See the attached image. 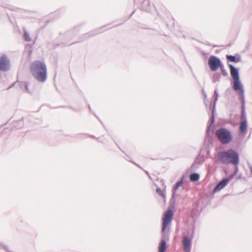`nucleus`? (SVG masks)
<instances>
[{"label":"nucleus","instance_id":"20e7f679","mask_svg":"<svg viewBox=\"0 0 252 252\" xmlns=\"http://www.w3.org/2000/svg\"><path fill=\"white\" fill-rule=\"evenodd\" d=\"M230 69V73L234 80L233 89L236 91H239L241 100L244 105V90L239 76L238 70L232 64H229Z\"/></svg>","mask_w":252,"mask_h":252},{"label":"nucleus","instance_id":"dca6fc26","mask_svg":"<svg viewBox=\"0 0 252 252\" xmlns=\"http://www.w3.org/2000/svg\"><path fill=\"white\" fill-rule=\"evenodd\" d=\"M220 67H221L222 74L224 76H226L227 75V71L225 70V69H224V68L223 66H221Z\"/></svg>","mask_w":252,"mask_h":252},{"label":"nucleus","instance_id":"423d86ee","mask_svg":"<svg viewBox=\"0 0 252 252\" xmlns=\"http://www.w3.org/2000/svg\"><path fill=\"white\" fill-rule=\"evenodd\" d=\"M209 65L212 71H216L220 66V60L214 56H211L209 60Z\"/></svg>","mask_w":252,"mask_h":252},{"label":"nucleus","instance_id":"f8f14e48","mask_svg":"<svg viewBox=\"0 0 252 252\" xmlns=\"http://www.w3.org/2000/svg\"><path fill=\"white\" fill-rule=\"evenodd\" d=\"M226 58L228 61L238 63L240 61L241 59L240 57H239L238 58H236L235 56L232 55H226Z\"/></svg>","mask_w":252,"mask_h":252},{"label":"nucleus","instance_id":"6ab92c4d","mask_svg":"<svg viewBox=\"0 0 252 252\" xmlns=\"http://www.w3.org/2000/svg\"><path fill=\"white\" fill-rule=\"evenodd\" d=\"M24 85L25 87L26 90L27 92H29V89H28V84L27 82L24 83Z\"/></svg>","mask_w":252,"mask_h":252},{"label":"nucleus","instance_id":"ddd939ff","mask_svg":"<svg viewBox=\"0 0 252 252\" xmlns=\"http://www.w3.org/2000/svg\"><path fill=\"white\" fill-rule=\"evenodd\" d=\"M183 181L181 180V181H179L177 182L174 187L173 191V196H174L175 195L176 192L177 191L179 188H180L183 184Z\"/></svg>","mask_w":252,"mask_h":252},{"label":"nucleus","instance_id":"39448f33","mask_svg":"<svg viewBox=\"0 0 252 252\" xmlns=\"http://www.w3.org/2000/svg\"><path fill=\"white\" fill-rule=\"evenodd\" d=\"M216 135L222 144L230 143L233 139L231 131L227 128L221 127L216 131Z\"/></svg>","mask_w":252,"mask_h":252},{"label":"nucleus","instance_id":"1a4fd4ad","mask_svg":"<svg viewBox=\"0 0 252 252\" xmlns=\"http://www.w3.org/2000/svg\"><path fill=\"white\" fill-rule=\"evenodd\" d=\"M229 182L228 179H225L223 180L222 181L220 182L217 186L215 187L214 190L215 191H218L223 189L224 187L226 186V185Z\"/></svg>","mask_w":252,"mask_h":252},{"label":"nucleus","instance_id":"f03ea898","mask_svg":"<svg viewBox=\"0 0 252 252\" xmlns=\"http://www.w3.org/2000/svg\"><path fill=\"white\" fill-rule=\"evenodd\" d=\"M217 157L220 162L225 164H232L237 166L239 161L238 153L233 149L220 152Z\"/></svg>","mask_w":252,"mask_h":252},{"label":"nucleus","instance_id":"9b49d317","mask_svg":"<svg viewBox=\"0 0 252 252\" xmlns=\"http://www.w3.org/2000/svg\"><path fill=\"white\" fill-rule=\"evenodd\" d=\"M247 121L246 118H244V120L242 121L240 123V130L242 133L246 134L247 131Z\"/></svg>","mask_w":252,"mask_h":252},{"label":"nucleus","instance_id":"2eb2a0df","mask_svg":"<svg viewBox=\"0 0 252 252\" xmlns=\"http://www.w3.org/2000/svg\"><path fill=\"white\" fill-rule=\"evenodd\" d=\"M24 38L25 40L27 41H31L30 35L26 31H25L24 32Z\"/></svg>","mask_w":252,"mask_h":252},{"label":"nucleus","instance_id":"a211bd4d","mask_svg":"<svg viewBox=\"0 0 252 252\" xmlns=\"http://www.w3.org/2000/svg\"><path fill=\"white\" fill-rule=\"evenodd\" d=\"M156 191L160 196L163 195V192L159 188H157Z\"/></svg>","mask_w":252,"mask_h":252},{"label":"nucleus","instance_id":"412c9836","mask_svg":"<svg viewBox=\"0 0 252 252\" xmlns=\"http://www.w3.org/2000/svg\"><path fill=\"white\" fill-rule=\"evenodd\" d=\"M251 171L252 173V167L251 168Z\"/></svg>","mask_w":252,"mask_h":252},{"label":"nucleus","instance_id":"f257e3e1","mask_svg":"<svg viewBox=\"0 0 252 252\" xmlns=\"http://www.w3.org/2000/svg\"><path fill=\"white\" fill-rule=\"evenodd\" d=\"M31 71L33 76L38 81L44 82L47 79V67L44 63L35 61L31 65Z\"/></svg>","mask_w":252,"mask_h":252},{"label":"nucleus","instance_id":"f3484780","mask_svg":"<svg viewBox=\"0 0 252 252\" xmlns=\"http://www.w3.org/2000/svg\"><path fill=\"white\" fill-rule=\"evenodd\" d=\"M242 103L243 112H242V114L241 119H242V121H243V120H244V118H246L245 115L243 112L244 109L245 104L243 105V103L242 102Z\"/></svg>","mask_w":252,"mask_h":252},{"label":"nucleus","instance_id":"6e6552de","mask_svg":"<svg viewBox=\"0 0 252 252\" xmlns=\"http://www.w3.org/2000/svg\"><path fill=\"white\" fill-rule=\"evenodd\" d=\"M183 244L184 250L186 252H190L191 250V239L187 236H183Z\"/></svg>","mask_w":252,"mask_h":252},{"label":"nucleus","instance_id":"9d476101","mask_svg":"<svg viewBox=\"0 0 252 252\" xmlns=\"http://www.w3.org/2000/svg\"><path fill=\"white\" fill-rule=\"evenodd\" d=\"M214 94L215 95V100H214V105H213V109H212V123H211V124H213L214 123V121H215V117H214V112H215V105H216V103L218 100V97H219V94H218V90L217 89H216L214 91Z\"/></svg>","mask_w":252,"mask_h":252},{"label":"nucleus","instance_id":"7ed1b4c3","mask_svg":"<svg viewBox=\"0 0 252 252\" xmlns=\"http://www.w3.org/2000/svg\"><path fill=\"white\" fill-rule=\"evenodd\" d=\"M173 217V212L172 210H168L164 213L163 217V222L162 226L161 233L162 238L164 237L165 235V230L166 228L169 229V225L171 224ZM166 248V243L165 239L163 238L158 246V252H164Z\"/></svg>","mask_w":252,"mask_h":252},{"label":"nucleus","instance_id":"0eeeda50","mask_svg":"<svg viewBox=\"0 0 252 252\" xmlns=\"http://www.w3.org/2000/svg\"><path fill=\"white\" fill-rule=\"evenodd\" d=\"M10 68V63L5 55L0 57V70L7 71Z\"/></svg>","mask_w":252,"mask_h":252},{"label":"nucleus","instance_id":"4468645a","mask_svg":"<svg viewBox=\"0 0 252 252\" xmlns=\"http://www.w3.org/2000/svg\"><path fill=\"white\" fill-rule=\"evenodd\" d=\"M190 180L191 182H197L199 179V175L198 173H192L190 175Z\"/></svg>","mask_w":252,"mask_h":252},{"label":"nucleus","instance_id":"aec40b11","mask_svg":"<svg viewBox=\"0 0 252 252\" xmlns=\"http://www.w3.org/2000/svg\"><path fill=\"white\" fill-rule=\"evenodd\" d=\"M203 95L204 96V97H205V99H207V94H206L205 93V92L204 91H203Z\"/></svg>","mask_w":252,"mask_h":252}]
</instances>
